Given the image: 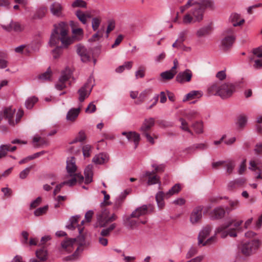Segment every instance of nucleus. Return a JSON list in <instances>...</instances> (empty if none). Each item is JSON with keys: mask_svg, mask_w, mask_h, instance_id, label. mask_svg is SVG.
Wrapping results in <instances>:
<instances>
[{"mask_svg": "<svg viewBox=\"0 0 262 262\" xmlns=\"http://www.w3.org/2000/svg\"><path fill=\"white\" fill-rule=\"evenodd\" d=\"M54 27L49 44L51 47L56 46L52 51V54L54 59H58L62 53V49L68 48L69 46L74 42V37L68 35L67 24L60 22L54 25Z\"/></svg>", "mask_w": 262, "mask_h": 262, "instance_id": "obj_1", "label": "nucleus"}, {"mask_svg": "<svg viewBox=\"0 0 262 262\" xmlns=\"http://www.w3.org/2000/svg\"><path fill=\"white\" fill-rule=\"evenodd\" d=\"M243 222L242 220L237 222L229 221L218 227L216 232L220 233L222 238H225L228 235L231 237H235L237 236L236 230L240 228Z\"/></svg>", "mask_w": 262, "mask_h": 262, "instance_id": "obj_2", "label": "nucleus"}, {"mask_svg": "<svg viewBox=\"0 0 262 262\" xmlns=\"http://www.w3.org/2000/svg\"><path fill=\"white\" fill-rule=\"evenodd\" d=\"M213 3L209 0H202L201 4L194 7L191 12L192 15L194 18V22H200L203 18L204 11L206 8H212Z\"/></svg>", "mask_w": 262, "mask_h": 262, "instance_id": "obj_3", "label": "nucleus"}, {"mask_svg": "<svg viewBox=\"0 0 262 262\" xmlns=\"http://www.w3.org/2000/svg\"><path fill=\"white\" fill-rule=\"evenodd\" d=\"M180 185L176 184L165 193L162 191H159L156 195V200L158 207L162 208L165 205L164 199H168L171 195L178 193L180 191Z\"/></svg>", "mask_w": 262, "mask_h": 262, "instance_id": "obj_4", "label": "nucleus"}, {"mask_svg": "<svg viewBox=\"0 0 262 262\" xmlns=\"http://www.w3.org/2000/svg\"><path fill=\"white\" fill-rule=\"evenodd\" d=\"M235 30L233 28H228L223 33L224 37L221 41V48L224 50H227L233 45L235 36Z\"/></svg>", "mask_w": 262, "mask_h": 262, "instance_id": "obj_5", "label": "nucleus"}, {"mask_svg": "<svg viewBox=\"0 0 262 262\" xmlns=\"http://www.w3.org/2000/svg\"><path fill=\"white\" fill-rule=\"evenodd\" d=\"M15 112V109H13L11 107H7L4 111V115L7 119L8 120V122L10 125L14 126L16 123L19 122L21 118L24 115V112L21 110H19L17 114L15 120L13 119V117Z\"/></svg>", "mask_w": 262, "mask_h": 262, "instance_id": "obj_6", "label": "nucleus"}, {"mask_svg": "<svg viewBox=\"0 0 262 262\" xmlns=\"http://www.w3.org/2000/svg\"><path fill=\"white\" fill-rule=\"evenodd\" d=\"M259 241L258 240H252L243 244L242 252L246 256H249L254 253L258 248Z\"/></svg>", "mask_w": 262, "mask_h": 262, "instance_id": "obj_7", "label": "nucleus"}, {"mask_svg": "<svg viewBox=\"0 0 262 262\" xmlns=\"http://www.w3.org/2000/svg\"><path fill=\"white\" fill-rule=\"evenodd\" d=\"M211 231V228L209 226L204 227L199 233L198 236V244H202L205 246L211 244L214 240V237L212 236L208 238L206 242H204V240L209 235Z\"/></svg>", "mask_w": 262, "mask_h": 262, "instance_id": "obj_8", "label": "nucleus"}, {"mask_svg": "<svg viewBox=\"0 0 262 262\" xmlns=\"http://www.w3.org/2000/svg\"><path fill=\"white\" fill-rule=\"evenodd\" d=\"M234 90V86L231 83L222 84L219 96L223 98H228L232 95Z\"/></svg>", "mask_w": 262, "mask_h": 262, "instance_id": "obj_9", "label": "nucleus"}, {"mask_svg": "<svg viewBox=\"0 0 262 262\" xmlns=\"http://www.w3.org/2000/svg\"><path fill=\"white\" fill-rule=\"evenodd\" d=\"M92 90V86L88 81L78 91L79 94L78 99L80 102H83L84 99L88 97Z\"/></svg>", "mask_w": 262, "mask_h": 262, "instance_id": "obj_10", "label": "nucleus"}, {"mask_svg": "<svg viewBox=\"0 0 262 262\" xmlns=\"http://www.w3.org/2000/svg\"><path fill=\"white\" fill-rule=\"evenodd\" d=\"M202 209L203 207L201 206L193 209L190 216V221L192 224L199 223L201 221L202 218Z\"/></svg>", "mask_w": 262, "mask_h": 262, "instance_id": "obj_11", "label": "nucleus"}, {"mask_svg": "<svg viewBox=\"0 0 262 262\" xmlns=\"http://www.w3.org/2000/svg\"><path fill=\"white\" fill-rule=\"evenodd\" d=\"M192 73L189 69H186L183 72L178 74L176 76V80L179 83H183L189 82L192 78Z\"/></svg>", "mask_w": 262, "mask_h": 262, "instance_id": "obj_12", "label": "nucleus"}, {"mask_svg": "<svg viewBox=\"0 0 262 262\" xmlns=\"http://www.w3.org/2000/svg\"><path fill=\"white\" fill-rule=\"evenodd\" d=\"M108 214L109 211L106 208L102 209L100 212L97 213V221L100 227H104L107 224Z\"/></svg>", "mask_w": 262, "mask_h": 262, "instance_id": "obj_13", "label": "nucleus"}, {"mask_svg": "<svg viewBox=\"0 0 262 262\" xmlns=\"http://www.w3.org/2000/svg\"><path fill=\"white\" fill-rule=\"evenodd\" d=\"M77 52L80 56L82 62H86L90 60L91 53L85 47L81 45L77 46Z\"/></svg>", "mask_w": 262, "mask_h": 262, "instance_id": "obj_14", "label": "nucleus"}, {"mask_svg": "<svg viewBox=\"0 0 262 262\" xmlns=\"http://www.w3.org/2000/svg\"><path fill=\"white\" fill-rule=\"evenodd\" d=\"M77 240L80 241V244H82L84 241L83 235H80L77 238H70L64 241L61 243L62 248L70 252L72 250V248Z\"/></svg>", "mask_w": 262, "mask_h": 262, "instance_id": "obj_15", "label": "nucleus"}, {"mask_svg": "<svg viewBox=\"0 0 262 262\" xmlns=\"http://www.w3.org/2000/svg\"><path fill=\"white\" fill-rule=\"evenodd\" d=\"M80 216L75 215L71 217L69 221V224L66 226L67 228L70 230H74L76 227H78L79 234L81 235L83 232V228L81 225H78Z\"/></svg>", "mask_w": 262, "mask_h": 262, "instance_id": "obj_16", "label": "nucleus"}, {"mask_svg": "<svg viewBox=\"0 0 262 262\" xmlns=\"http://www.w3.org/2000/svg\"><path fill=\"white\" fill-rule=\"evenodd\" d=\"M122 135L125 136L129 142H133L135 144V148L138 146L140 140V135L135 132H123Z\"/></svg>", "mask_w": 262, "mask_h": 262, "instance_id": "obj_17", "label": "nucleus"}, {"mask_svg": "<svg viewBox=\"0 0 262 262\" xmlns=\"http://www.w3.org/2000/svg\"><path fill=\"white\" fill-rule=\"evenodd\" d=\"M144 177L148 178L147 184L148 185H151L156 184H159V187L161 186V182L159 177L155 174V171H146L143 174Z\"/></svg>", "mask_w": 262, "mask_h": 262, "instance_id": "obj_18", "label": "nucleus"}, {"mask_svg": "<svg viewBox=\"0 0 262 262\" xmlns=\"http://www.w3.org/2000/svg\"><path fill=\"white\" fill-rule=\"evenodd\" d=\"M151 206L150 204L148 205H143L142 206L136 208L131 213V217L134 218H139L141 216L145 215L148 213V209Z\"/></svg>", "mask_w": 262, "mask_h": 262, "instance_id": "obj_19", "label": "nucleus"}, {"mask_svg": "<svg viewBox=\"0 0 262 262\" xmlns=\"http://www.w3.org/2000/svg\"><path fill=\"white\" fill-rule=\"evenodd\" d=\"M155 123V119L153 118H149L144 119L141 126L139 130L141 134H145L150 130L151 127L154 126Z\"/></svg>", "mask_w": 262, "mask_h": 262, "instance_id": "obj_20", "label": "nucleus"}, {"mask_svg": "<svg viewBox=\"0 0 262 262\" xmlns=\"http://www.w3.org/2000/svg\"><path fill=\"white\" fill-rule=\"evenodd\" d=\"M50 10L51 13L55 16L61 17L62 16L63 7L58 2L53 3L50 7Z\"/></svg>", "mask_w": 262, "mask_h": 262, "instance_id": "obj_21", "label": "nucleus"}, {"mask_svg": "<svg viewBox=\"0 0 262 262\" xmlns=\"http://www.w3.org/2000/svg\"><path fill=\"white\" fill-rule=\"evenodd\" d=\"M66 168L69 176H73L77 170V166L75 164V159L72 157L67 161Z\"/></svg>", "mask_w": 262, "mask_h": 262, "instance_id": "obj_22", "label": "nucleus"}, {"mask_svg": "<svg viewBox=\"0 0 262 262\" xmlns=\"http://www.w3.org/2000/svg\"><path fill=\"white\" fill-rule=\"evenodd\" d=\"M109 156L105 153H100L96 155L92 160L96 164H102L108 162Z\"/></svg>", "mask_w": 262, "mask_h": 262, "instance_id": "obj_23", "label": "nucleus"}, {"mask_svg": "<svg viewBox=\"0 0 262 262\" xmlns=\"http://www.w3.org/2000/svg\"><path fill=\"white\" fill-rule=\"evenodd\" d=\"M81 111V107L78 108H71L68 112L66 116V119L68 121H74L78 116L80 112Z\"/></svg>", "mask_w": 262, "mask_h": 262, "instance_id": "obj_24", "label": "nucleus"}, {"mask_svg": "<svg viewBox=\"0 0 262 262\" xmlns=\"http://www.w3.org/2000/svg\"><path fill=\"white\" fill-rule=\"evenodd\" d=\"M16 148V146H12L10 144L1 145L0 146V158L5 157L7 155L8 151L13 152Z\"/></svg>", "mask_w": 262, "mask_h": 262, "instance_id": "obj_25", "label": "nucleus"}, {"mask_svg": "<svg viewBox=\"0 0 262 262\" xmlns=\"http://www.w3.org/2000/svg\"><path fill=\"white\" fill-rule=\"evenodd\" d=\"M230 20L233 27L242 25L245 21L244 19H241L240 15L237 13H232L230 15Z\"/></svg>", "mask_w": 262, "mask_h": 262, "instance_id": "obj_26", "label": "nucleus"}, {"mask_svg": "<svg viewBox=\"0 0 262 262\" xmlns=\"http://www.w3.org/2000/svg\"><path fill=\"white\" fill-rule=\"evenodd\" d=\"M3 28L7 31L14 30L19 32L23 30L21 25L18 23L11 22L8 26H3Z\"/></svg>", "mask_w": 262, "mask_h": 262, "instance_id": "obj_27", "label": "nucleus"}, {"mask_svg": "<svg viewBox=\"0 0 262 262\" xmlns=\"http://www.w3.org/2000/svg\"><path fill=\"white\" fill-rule=\"evenodd\" d=\"M132 218L133 217H131V214L130 216L126 217L124 220V225L127 228L133 229L138 227L139 223L137 221L132 219Z\"/></svg>", "mask_w": 262, "mask_h": 262, "instance_id": "obj_28", "label": "nucleus"}, {"mask_svg": "<svg viewBox=\"0 0 262 262\" xmlns=\"http://www.w3.org/2000/svg\"><path fill=\"white\" fill-rule=\"evenodd\" d=\"M221 84L219 82H215L210 84L208 88V91L210 94L219 95V91Z\"/></svg>", "mask_w": 262, "mask_h": 262, "instance_id": "obj_29", "label": "nucleus"}, {"mask_svg": "<svg viewBox=\"0 0 262 262\" xmlns=\"http://www.w3.org/2000/svg\"><path fill=\"white\" fill-rule=\"evenodd\" d=\"M92 168L91 165H89L85 168L84 173L85 175V183L89 184L92 181Z\"/></svg>", "mask_w": 262, "mask_h": 262, "instance_id": "obj_30", "label": "nucleus"}, {"mask_svg": "<svg viewBox=\"0 0 262 262\" xmlns=\"http://www.w3.org/2000/svg\"><path fill=\"white\" fill-rule=\"evenodd\" d=\"M202 96V93L199 91H192L187 94L183 99V101L193 99L195 98H199Z\"/></svg>", "mask_w": 262, "mask_h": 262, "instance_id": "obj_31", "label": "nucleus"}, {"mask_svg": "<svg viewBox=\"0 0 262 262\" xmlns=\"http://www.w3.org/2000/svg\"><path fill=\"white\" fill-rule=\"evenodd\" d=\"M72 75V71L69 68L67 67L61 73V76L59 77L60 81H68Z\"/></svg>", "mask_w": 262, "mask_h": 262, "instance_id": "obj_32", "label": "nucleus"}, {"mask_svg": "<svg viewBox=\"0 0 262 262\" xmlns=\"http://www.w3.org/2000/svg\"><path fill=\"white\" fill-rule=\"evenodd\" d=\"M35 254L38 259H40L43 261H45L48 258V252L47 250L44 248L36 250Z\"/></svg>", "mask_w": 262, "mask_h": 262, "instance_id": "obj_33", "label": "nucleus"}, {"mask_svg": "<svg viewBox=\"0 0 262 262\" xmlns=\"http://www.w3.org/2000/svg\"><path fill=\"white\" fill-rule=\"evenodd\" d=\"M247 122V118L244 115H241L238 117L237 121L236 122V125L237 128L239 129L243 128L244 127Z\"/></svg>", "mask_w": 262, "mask_h": 262, "instance_id": "obj_34", "label": "nucleus"}, {"mask_svg": "<svg viewBox=\"0 0 262 262\" xmlns=\"http://www.w3.org/2000/svg\"><path fill=\"white\" fill-rule=\"evenodd\" d=\"M47 12V9L45 7H41L38 9L36 12L35 14L33 15L32 18L41 19L43 17Z\"/></svg>", "mask_w": 262, "mask_h": 262, "instance_id": "obj_35", "label": "nucleus"}, {"mask_svg": "<svg viewBox=\"0 0 262 262\" xmlns=\"http://www.w3.org/2000/svg\"><path fill=\"white\" fill-rule=\"evenodd\" d=\"M38 100V98L35 96L29 97L25 102V106L26 108L28 109H31Z\"/></svg>", "mask_w": 262, "mask_h": 262, "instance_id": "obj_36", "label": "nucleus"}, {"mask_svg": "<svg viewBox=\"0 0 262 262\" xmlns=\"http://www.w3.org/2000/svg\"><path fill=\"white\" fill-rule=\"evenodd\" d=\"M133 62L132 61H126L124 63L116 69V71L117 73H122L125 69L129 70L132 68Z\"/></svg>", "mask_w": 262, "mask_h": 262, "instance_id": "obj_37", "label": "nucleus"}, {"mask_svg": "<svg viewBox=\"0 0 262 262\" xmlns=\"http://www.w3.org/2000/svg\"><path fill=\"white\" fill-rule=\"evenodd\" d=\"M116 224L113 223L111 224L108 228L103 229L100 232V235L102 236H107L110 235L111 232L116 228Z\"/></svg>", "mask_w": 262, "mask_h": 262, "instance_id": "obj_38", "label": "nucleus"}, {"mask_svg": "<svg viewBox=\"0 0 262 262\" xmlns=\"http://www.w3.org/2000/svg\"><path fill=\"white\" fill-rule=\"evenodd\" d=\"M224 166L226 168V172L228 174H230L232 173L235 166V162L233 161H228L227 162L225 161V163L224 164Z\"/></svg>", "mask_w": 262, "mask_h": 262, "instance_id": "obj_39", "label": "nucleus"}, {"mask_svg": "<svg viewBox=\"0 0 262 262\" xmlns=\"http://www.w3.org/2000/svg\"><path fill=\"white\" fill-rule=\"evenodd\" d=\"M151 93L150 90H145L140 93L139 95L138 100L136 101V103L137 104H140L142 103L146 96Z\"/></svg>", "mask_w": 262, "mask_h": 262, "instance_id": "obj_40", "label": "nucleus"}, {"mask_svg": "<svg viewBox=\"0 0 262 262\" xmlns=\"http://www.w3.org/2000/svg\"><path fill=\"white\" fill-rule=\"evenodd\" d=\"M213 213L215 219H221L224 217L225 214V211L222 207H217L214 209Z\"/></svg>", "mask_w": 262, "mask_h": 262, "instance_id": "obj_41", "label": "nucleus"}, {"mask_svg": "<svg viewBox=\"0 0 262 262\" xmlns=\"http://www.w3.org/2000/svg\"><path fill=\"white\" fill-rule=\"evenodd\" d=\"M208 146L205 143H199L194 144L193 146L189 147L188 150H191V152H193L195 149L204 150L207 149Z\"/></svg>", "mask_w": 262, "mask_h": 262, "instance_id": "obj_42", "label": "nucleus"}, {"mask_svg": "<svg viewBox=\"0 0 262 262\" xmlns=\"http://www.w3.org/2000/svg\"><path fill=\"white\" fill-rule=\"evenodd\" d=\"M48 208H49L48 205H46V206H44L43 207H39V208L36 209L34 211V214L36 216H39L45 214L47 212Z\"/></svg>", "mask_w": 262, "mask_h": 262, "instance_id": "obj_43", "label": "nucleus"}, {"mask_svg": "<svg viewBox=\"0 0 262 262\" xmlns=\"http://www.w3.org/2000/svg\"><path fill=\"white\" fill-rule=\"evenodd\" d=\"M76 15L79 20L83 24H86L87 22L86 16L85 13L81 10H77L76 12Z\"/></svg>", "mask_w": 262, "mask_h": 262, "instance_id": "obj_44", "label": "nucleus"}, {"mask_svg": "<svg viewBox=\"0 0 262 262\" xmlns=\"http://www.w3.org/2000/svg\"><path fill=\"white\" fill-rule=\"evenodd\" d=\"M176 72H172L171 71H167L164 72H162L161 74V77L165 80H169L173 78L174 75L176 74Z\"/></svg>", "mask_w": 262, "mask_h": 262, "instance_id": "obj_45", "label": "nucleus"}, {"mask_svg": "<svg viewBox=\"0 0 262 262\" xmlns=\"http://www.w3.org/2000/svg\"><path fill=\"white\" fill-rule=\"evenodd\" d=\"M258 161H256L255 160H251L249 162V169L252 171H255L256 170H260V168H262V166H258Z\"/></svg>", "mask_w": 262, "mask_h": 262, "instance_id": "obj_46", "label": "nucleus"}, {"mask_svg": "<svg viewBox=\"0 0 262 262\" xmlns=\"http://www.w3.org/2000/svg\"><path fill=\"white\" fill-rule=\"evenodd\" d=\"M87 4L83 0H75L72 4L73 8H86Z\"/></svg>", "mask_w": 262, "mask_h": 262, "instance_id": "obj_47", "label": "nucleus"}, {"mask_svg": "<svg viewBox=\"0 0 262 262\" xmlns=\"http://www.w3.org/2000/svg\"><path fill=\"white\" fill-rule=\"evenodd\" d=\"M72 33L74 35L78 36V37H76L75 36L71 37H74V41L75 39H77V40L80 39V38L82 36L83 33V30L81 28H77V29H73Z\"/></svg>", "mask_w": 262, "mask_h": 262, "instance_id": "obj_48", "label": "nucleus"}, {"mask_svg": "<svg viewBox=\"0 0 262 262\" xmlns=\"http://www.w3.org/2000/svg\"><path fill=\"white\" fill-rule=\"evenodd\" d=\"M86 138V136L83 131H80L79 132L78 135L74 139V140L71 142L74 143L77 142H82L84 141Z\"/></svg>", "mask_w": 262, "mask_h": 262, "instance_id": "obj_49", "label": "nucleus"}, {"mask_svg": "<svg viewBox=\"0 0 262 262\" xmlns=\"http://www.w3.org/2000/svg\"><path fill=\"white\" fill-rule=\"evenodd\" d=\"M34 165H31L28 167H27L24 170L21 171L19 173V178L21 179H25L27 176L29 174L30 170L32 169L34 167Z\"/></svg>", "mask_w": 262, "mask_h": 262, "instance_id": "obj_50", "label": "nucleus"}, {"mask_svg": "<svg viewBox=\"0 0 262 262\" xmlns=\"http://www.w3.org/2000/svg\"><path fill=\"white\" fill-rule=\"evenodd\" d=\"M194 22V18L190 14H186L183 19V23L185 25L189 24Z\"/></svg>", "mask_w": 262, "mask_h": 262, "instance_id": "obj_51", "label": "nucleus"}, {"mask_svg": "<svg viewBox=\"0 0 262 262\" xmlns=\"http://www.w3.org/2000/svg\"><path fill=\"white\" fill-rule=\"evenodd\" d=\"M92 147L91 145L87 144L83 146L82 152L84 157H89L90 156Z\"/></svg>", "mask_w": 262, "mask_h": 262, "instance_id": "obj_52", "label": "nucleus"}, {"mask_svg": "<svg viewBox=\"0 0 262 262\" xmlns=\"http://www.w3.org/2000/svg\"><path fill=\"white\" fill-rule=\"evenodd\" d=\"M145 68L144 67L142 66L140 67L138 70H137L135 73L136 79L144 77L145 76Z\"/></svg>", "mask_w": 262, "mask_h": 262, "instance_id": "obj_53", "label": "nucleus"}, {"mask_svg": "<svg viewBox=\"0 0 262 262\" xmlns=\"http://www.w3.org/2000/svg\"><path fill=\"white\" fill-rule=\"evenodd\" d=\"M195 132L197 134H200L203 132V124L201 122H196L192 125Z\"/></svg>", "mask_w": 262, "mask_h": 262, "instance_id": "obj_54", "label": "nucleus"}, {"mask_svg": "<svg viewBox=\"0 0 262 262\" xmlns=\"http://www.w3.org/2000/svg\"><path fill=\"white\" fill-rule=\"evenodd\" d=\"M101 23V20L97 18L94 17L92 19V27L94 31H96Z\"/></svg>", "mask_w": 262, "mask_h": 262, "instance_id": "obj_55", "label": "nucleus"}, {"mask_svg": "<svg viewBox=\"0 0 262 262\" xmlns=\"http://www.w3.org/2000/svg\"><path fill=\"white\" fill-rule=\"evenodd\" d=\"M51 75V71L49 68L46 72L39 75V78L42 80H48L50 79Z\"/></svg>", "mask_w": 262, "mask_h": 262, "instance_id": "obj_56", "label": "nucleus"}, {"mask_svg": "<svg viewBox=\"0 0 262 262\" xmlns=\"http://www.w3.org/2000/svg\"><path fill=\"white\" fill-rule=\"evenodd\" d=\"M229 204L230 208L229 209V211H230L232 210L236 209L239 205V202L238 200H230L229 201Z\"/></svg>", "mask_w": 262, "mask_h": 262, "instance_id": "obj_57", "label": "nucleus"}, {"mask_svg": "<svg viewBox=\"0 0 262 262\" xmlns=\"http://www.w3.org/2000/svg\"><path fill=\"white\" fill-rule=\"evenodd\" d=\"M180 121L181 124V128L182 130L188 132L191 134H192V132L190 130V129L188 128V123H187V122L183 118H180Z\"/></svg>", "mask_w": 262, "mask_h": 262, "instance_id": "obj_58", "label": "nucleus"}, {"mask_svg": "<svg viewBox=\"0 0 262 262\" xmlns=\"http://www.w3.org/2000/svg\"><path fill=\"white\" fill-rule=\"evenodd\" d=\"M187 30H183L181 31L178 35V38L177 39V41H179L180 43H182L183 45V42L185 40V36L187 34Z\"/></svg>", "mask_w": 262, "mask_h": 262, "instance_id": "obj_59", "label": "nucleus"}, {"mask_svg": "<svg viewBox=\"0 0 262 262\" xmlns=\"http://www.w3.org/2000/svg\"><path fill=\"white\" fill-rule=\"evenodd\" d=\"M208 33L207 28H202L198 30L196 32V35L199 37L204 36Z\"/></svg>", "mask_w": 262, "mask_h": 262, "instance_id": "obj_60", "label": "nucleus"}, {"mask_svg": "<svg viewBox=\"0 0 262 262\" xmlns=\"http://www.w3.org/2000/svg\"><path fill=\"white\" fill-rule=\"evenodd\" d=\"M96 110V105L93 102H91L85 109V113L91 114L95 112Z\"/></svg>", "mask_w": 262, "mask_h": 262, "instance_id": "obj_61", "label": "nucleus"}, {"mask_svg": "<svg viewBox=\"0 0 262 262\" xmlns=\"http://www.w3.org/2000/svg\"><path fill=\"white\" fill-rule=\"evenodd\" d=\"M72 178L68 180L63 182L64 185H68L69 186H72L76 184L77 182V179L75 176H71Z\"/></svg>", "mask_w": 262, "mask_h": 262, "instance_id": "obj_62", "label": "nucleus"}, {"mask_svg": "<svg viewBox=\"0 0 262 262\" xmlns=\"http://www.w3.org/2000/svg\"><path fill=\"white\" fill-rule=\"evenodd\" d=\"M41 198L40 196L37 197L35 200L32 202L30 204L31 208H35L37 207L41 202Z\"/></svg>", "mask_w": 262, "mask_h": 262, "instance_id": "obj_63", "label": "nucleus"}, {"mask_svg": "<svg viewBox=\"0 0 262 262\" xmlns=\"http://www.w3.org/2000/svg\"><path fill=\"white\" fill-rule=\"evenodd\" d=\"M246 160L244 159L243 160L241 164H240L239 168H238V172L239 174H242L245 171L246 168Z\"/></svg>", "mask_w": 262, "mask_h": 262, "instance_id": "obj_64", "label": "nucleus"}]
</instances>
